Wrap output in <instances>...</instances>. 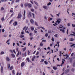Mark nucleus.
I'll return each instance as SVG.
<instances>
[{"label": "nucleus", "mask_w": 75, "mask_h": 75, "mask_svg": "<svg viewBox=\"0 0 75 75\" xmlns=\"http://www.w3.org/2000/svg\"><path fill=\"white\" fill-rule=\"evenodd\" d=\"M63 60H62V63L61 64V66H62V65H64V61H65V60H64V59H63Z\"/></svg>", "instance_id": "obj_6"}, {"label": "nucleus", "mask_w": 75, "mask_h": 75, "mask_svg": "<svg viewBox=\"0 0 75 75\" xmlns=\"http://www.w3.org/2000/svg\"><path fill=\"white\" fill-rule=\"evenodd\" d=\"M71 71L72 72H74V71H75V69H72L71 70Z\"/></svg>", "instance_id": "obj_37"}, {"label": "nucleus", "mask_w": 75, "mask_h": 75, "mask_svg": "<svg viewBox=\"0 0 75 75\" xmlns=\"http://www.w3.org/2000/svg\"><path fill=\"white\" fill-rule=\"evenodd\" d=\"M69 71V69L66 70L65 71V72L66 74H67Z\"/></svg>", "instance_id": "obj_14"}, {"label": "nucleus", "mask_w": 75, "mask_h": 75, "mask_svg": "<svg viewBox=\"0 0 75 75\" xmlns=\"http://www.w3.org/2000/svg\"><path fill=\"white\" fill-rule=\"evenodd\" d=\"M34 2L35 3V4L36 5H37V6H38V3H37V2L35 1H34Z\"/></svg>", "instance_id": "obj_27"}, {"label": "nucleus", "mask_w": 75, "mask_h": 75, "mask_svg": "<svg viewBox=\"0 0 75 75\" xmlns=\"http://www.w3.org/2000/svg\"><path fill=\"white\" fill-rule=\"evenodd\" d=\"M1 10L2 11H3V10H4V8H3V7H2L1 8Z\"/></svg>", "instance_id": "obj_34"}, {"label": "nucleus", "mask_w": 75, "mask_h": 75, "mask_svg": "<svg viewBox=\"0 0 75 75\" xmlns=\"http://www.w3.org/2000/svg\"><path fill=\"white\" fill-rule=\"evenodd\" d=\"M4 17H3L1 19V21H4Z\"/></svg>", "instance_id": "obj_31"}, {"label": "nucleus", "mask_w": 75, "mask_h": 75, "mask_svg": "<svg viewBox=\"0 0 75 75\" xmlns=\"http://www.w3.org/2000/svg\"><path fill=\"white\" fill-rule=\"evenodd\" d=\"M32 15H33V18H35V15H34V14L33 13H32Z\"/></svg>", "instance_id": "obj_58"}, {"label": "nucleus", "mask_w": 75, "mask_h": 75, "mask_svg": "<svg viewBox=\"0 0 75 75\" xmlns=\"http://www.w3.org/2000/svg\"><path fill=\"white\" fill-rule=\"evenodd\" d=\"M10 13H13V8H11L10 10Z\"/></svg>", "instance_id": "obj_16"}, {"label": "nucleus", "mask_w": 75, "mask_h": 75, "mask_svg": "<svg viewBox=\"0 0 75 75\" xmlns=\"http://www.w3.org/2000/svg\"><path fill=\"white\" fill-rule=\"evenodd\" d=\"M48 33H46L45 36V37H48Z\"/></svg>", "instance_id": "obj_24"}, {"label": "nucleus", "mask_w": 75, "mask_h": 75, "mask_svg": "<svg viewBox=\"0 0 75 75\" xmlns=\"http://www.w3.org/2000/svg\"><path fill=\"white\" fill-rule=\"evenodd\" d=\"M44 62L46 65H47V64H48V62L46 61H45Z\"/></svg>", "instance_id": "obj_26"}, {"label": "nucleus", "mask_w": 75, "mask_h": 75, "mask_svg": "<svg viewBox=\"0 0 75 75\" xmlns=\"http://www.w3.org/2000/svg\"><path fill=\"white\" fill-rule=\"evenodd\" d=\"M28 7L29 8H31V7H32V4H28Z\"/></svg>", "instance_id": "obj_4"}, {"label": "nucleus", "mask_w": 75, "mask_h": 75, "mask_svg": "<svg viewBox=\"0 0 75 75\" xmlns=\"http://www.w3.org/2000/svg\"><path fill=\"white\" fill-rule=\"evenodd\" d=\"M16 51L17 52H18V48H16Z\"/></svg>", "instance_id": "obj_59"}, {"label": "nucleus", "mask_w": 75, "mask_h": 75, "mask_svg": "<svg viewBox=\"0 0 75 75\" xmlns=\"http://www.w3.org/2000/svg\"><path fill=\"white\" fill-rule=\"evenodd\" d=\"M30 22L32 24H33L34 23V21H33V20L31 19L30 20Z\"/></svg>", "instance_id": "obj_19"}, {"label": "nucleus", "mask_w": 75, "mask_h": 75, "mask_svg": "<svg viewBox=\"0 0 75 75\" xmlns=\"http://www.w3.org/2000/svg\"><path fill=\"white\" fill-rule=\"evenodd\" d=\"M51 2H49L48 4H47V6H49V5H51Z\"/></svg>", "instance_id": "obj_38"}, {"label": "nucleus", "mask_w": 75, "mask_h": 75, "mask_svg": "<svg viewBox=\"0 0 75 75\" xmlns=\"http://www.w3.org/2000/svg\"><path fill=\"white\" fill-rule=\"evenodd\" d=\"M33 59H35V56H33Z\"/></svg>", "instance_id": "obj_57"}, {"label": "nucleus", "mask_w": 75, "mask_h": 75, "mask_svg": "<svg viewBox=\"0 0 75 75\" xmlns=\"http://www.w3.org/2000/svg\"><path fill=\"white\" fill-rule=\"evenodd\" d=\"M69 40L70 41H74V39H73L72 38L69 39Z\"/></svg>", "instance_id": "obj_15"}, {"label": "nucleus", "mask_w": 75, "mask_h": 75, "mask_svg": "<svg viewBox=\"0 0 75 75\" xmlns=\"http://www.w3.org/2000/svg\"><path fill=\"white\" fill-rule=\"evenodd\" d=\"M46 41V40H42V42H45Z\"/></svg>", "instance_id": "obj_61"}, {"label": "nucleus", "mask_w": 75, "mask_h": 75, "mask_svg": "<svg viewBox=\"0 0 75 75\" xmlns=\"http://www.w3.org/2000/svg\"><path fill=\"white\" fill-rule=\"evenodd\" d=\"M24 37V35H20V38H23V37Z\"/></svg>", "instance_id": "obj_23"}, {"label": "nucleus", "mask_w": 75, "mask_h": 75, "mask_svg": "<svg viewBox=\"0 0 75 75\" xmlns=\"http://www.w3.org/2000/svg\"><path fill=\"white\" fill-rule=\"evenodd\" d=\"M33 35V33H30V34H29L30 36H31V35Z\"/></svg>", "instance_id": "obj_42"}, {"label": "nucleus", "mask_w": 75, "mask_h": 75, "mask_svg": "<svg viewBox=\"0 0 75 75\" xmlns=\"http://www.w3.org/2000/svg\"><path fill=\"white\" fill-rule=\"evenodd\" d=\"M38 54H39V52H38V51L37 53L36 54V55H38Z\"/></svg>", "instance_id": "obj_53"}, {"label": "nucleus", "mask_w": 75, "mask_h": 75, "mask_svg": "<svg viewBox=\"0 0 75 75\" xmlns=\"http://www.w3.org/2000/svg\"><path fill=\"white\" fill-rule=\"evenodd\" d=\"M16 3H18L20 1V0H16Z\"/></svg>", "instance_id": "obj_40"}, {"label": "nucleus", "mask_w": 75, "mask_h": 75, "mask_svg": "<svg viewBox=\"0 0 75 75\" xmlns=\"http://www.w3.org/2000/svg\"><path fill=\"white\" fill-rule=\"evenodd\" d=\"M61 51L60 52V53H59V54H59V56H60V57H61V56H62V53H61Z\"/></svg>", "instance_id": "obj_35"}, {"label": "nucleus", "mask_w": 75, "mask_h": 75, "mask_svg": "<svg viewBox=\"0 0 75 75\" xmlns=\"http://www.w3.org/2000/svg\"><path fill=\"white\" fill-rule=\"evenodd\" d=\"M51 33V30H49L48 31V33Z\"/></svg>", "instance_id": "obj_39"}, {"label": "nucleus", "mask_w": 75, "mask_h": 75, "mask_svg": "<svg viewBox=\"0 0 75 75\" xmlns=\"http://www.w3.org/2000/svg\"><path fill=\"white\" fill-rule=\"evenodd\" d=\"M26 50V47H25L23 49V52L25 51Z\"/></svg>", "instance_id": "obj_18"}, {"label": "nucleus", "mask_w": 75, "mask_h": 75, "mask_svg": "<svg viewBox=\"0 0 75 75\" xmlns=\"http://www.w3.org/2000/svg\"><path fill=\"white\" fill-rule=\"evenodd\" d=\"M28 3H25L24 4V5L25 7H27V6H28Z\"/></svg>", "instance_id": "obj_12"}, {"label": "nucleus", "mask_w": 75, "mask_h": 75, "mask_svg": "<svg viewBox=\"0 0 75 75\" xmlns=\"http://www.w3.org/2000/svg\"><path fill=\"white\" fill-rule=\"evenodd\" d=\"M25 16V10L23 13V16Z\"/></svg>", "instance_id": "obj_30"}, {"label": "nucleus", "mask_w": 75, "mask_h": 75, "mask_svg": "<svg viewBox=\"0 0 75 75\" xmlns=\"http://www.w3.org/2000/svg\"><path fill=\"white\" fill-rule=\"evenodd\" d=\"M73 67H75V62L74 63Z\"/></svg>", "instance_id": "obj_47"}, {"label": "nucleus", "mask_w": 75, "mask_h": 75, "mask_svg": "<svg viewBox=\"0 0 75 75\" xmlns=\"http://www.w3.org/2000/svg\"><path fill=\"white\" fill-rule=\"evenodd\" d=\"M8 68L9 69V68H10V64H8Z\"/></svg>", "instance_id": "obj_22"}, {"label": "nucleus", "mask_w": 75, "mask_h": 75, "mask_svg": "<svg viewBox=\"0 0 75 75\" xmlns=\"http://www.w3.org/2000/svg\"><path fill=\"white\" fill-rule=\"evenodd\" d=\"M35 25H36L37 26H38V24H37V23L35 22Z\"/></svg>", "instance_id": "obj_62"}, {"label": "nucleus", "mask_w": 75, "mask_h": 75, "mask_svg": "<svg viewBox=\"0 0 75 75\" xmlns=\"http://www.w3.org/2000/svg\"><path fill=\"white\" fill-rule=\"evenodd\" d=\"M53 69L54 70H57V69H58V68L57 67H56L55 66H54L53 67Z\"/></svg>", "instance_id": "obj_7"}, {"label": "nucleus", "mask_w": 75, "mask_h": 75, "mask_svg": "<svg viewBox=\"0 0 75 75\" xmlns=\"http://www.w3.org/2000/svg\"><path fill=\"white\" fill-rule=\"evenodd\" d=\"M29 15L31 17V12H29Z\"/></svg>", "instance_id": "obj_48"}, {"label": "nucleus", "mask_w": 75, "mask_h": 75, "mask_svg": "<svg viewBox=\"0 0 75 75\" xmlns=\"http://www.w3.org/2000/svg\"><path fill=\"white\" fill-rule=\"evenodd\" d=\"M59 14H60V13H59L57 14H56V16H59Z\"/></svg>", "instance_id": "obj_52"}, {"label": "nucleus", "mask_w": 75, "mask_h": 75, "mask_svg": "<svg viewBox=\"0 0 75 75\" xmlns=\"http://www.w3.org/2000/svg\"><path fill=\"white\" fill-rule=\"evenodd\" d=\"M9 51L11 53H13V51L11 50H9Z\"/></svg>", "instance_id": "obj_54"}, {"label": "nucleus", "mask_w": 75, "mask_h": 75, "mask_svg": "<svg viewBox=\"0 0 75 75\" xmlns=\"http://www.w3.org/2000/svg\"><path fill=\"white\" fill-rule=\"evenodd\" d=\"M44 59H42L41 60V61H40V62H44Z\"/></svg>", "instance_id": "obj_64"}, {"label": "nucleus", "mask_w": 75, "mask_h": 75, "mask_svg": "<svg viewBox=\"0 0 75 75\" xmlns=\"http://www.w3.org/2000/svg\"><path fill=\"white\" fill-rule=\"evenodd\" d=\"M40 46H43V43H42V42H41L40 43Z\"/></svg>", "instance_id": "obj_33"}, {"label": "nucleus", "mask_w": 75, "mask_h": 75, "mask_svg": "<svg viewBox=\"0 0 75 75\" xmlns=\"http://www.w3.org/2000/svg\"><path fill=\"white\" fill-rule=\"evenodd\" d=\"M39 28H42V30H45V28H44L41 26L39 27Z\"/></svg>", "instance_id": "obj_13"}, {"label": "nucleus", "mask_w": 75, "mask_h": 75, "mask_svg": "<svg viewBox=\"0 0 75 75\" xmlns=\"http://www.w3.org/2000/svg\"><path fill=\"white\" fill-rule=\"evenodd\" d=\"M1 73H3V67L2 66H1Z\"/></svg>", "instance_id": "obj_5"}, {"label": "nucleus", "mask_w": 75, "mask_h": 75, "mask_svg": "<svg viewBox=\"0 0 75 75\" xmlns=\"http://www.w3.org/2000/svg\"><path fill=\"white\" fill-rule=\"evenodd\" d=\"M13 69V66H11L10 68V70H12Z\"/></svg>", "instance_id": "obj_20"}, {"label": "nucleus", "mask_w": 75, "mask_h": 75, "mask_svg": "<svg viewBox=\"0 0 75 75\" xmlns=\"http://www.w3.org/2000/svg\"><path fill=\"white\" fill-rule=\"evenodd\" d=\"M23 20H25V16H23Z\"/></svg>", "instance_id": "obj_45"}, {"label": "nucleus", "mask_w": 75, "mask_h": 75, "mask_svg": "<svg viewBox=\"0 0 75 75\" xmlns=\"http://www.w3.org/2000/svg\"><path fill=\"white\" fill-rule=\"evenodd\" d=\"M13 20H11L10 22H9V23L10 24H11V22H12V21H13Z\"/></svg>", "instance_id": "obj_46"}, {"label": "nucleus", "mask_w": 75, "mask_h": 75, "mask_svg": "<svg viewBox=\"0 0 75 75\" xmlns=\"http://www.w3.org/2000/svg\"><path fill=\"white\" fill-rule=\"evenodd\" d=\"M63 56H64V57H65L66 56V59H67V58H68V57H69V56H68V55L67 54H65V55H64Z\"/></svg>", "instance_id": "obj_10"}, {"label": "nucleus", "mask_w": 75, "mask_h": 75, "mask_svg": "<svg viewBox=\"0 0 75 75\" xmlns=\"http://www.w3.org/2000/svg\"><path fill=\"white\" fill-rule=\"evenodd\" d=\"M17 21H15L14 23H13V25L15 26H16V25H17Z\"/></svg>", "instance_id": "obj_8"}, {"label": "nucleus", "mask_w": 75, "mask_h": 75, "mask_svg": "<svg viewBox=\"0 0 75 75\" xmlns=\"http://www.w3.org/2000/svg\"><path fill=\"white\" fill-rule=\"evenodd\" d=\"M67 35H68V29H67Z\"/></svg>", "instance_id": "obj_56"}, {"label": "nucleus", "mask_w": 75, "mask_h": 75, "mask_svg": "<svg viewBox=\"0 0 75 75\" xmlns=\"http://www.w3.org/2000/svg\"><path fill=\"white\" fill-rule=\"evenodd\" d=\"M21 17H22V14H21V13H19L18 14L17 18L20 19V18H21Z\"/></svg>", "instance_id": "obj_1"}, {"label": "nucleus", "mask_w": 75, "mask_h": 75, "mask_svg": "<svg viewBox=\"0 0 75 75\" xmlns=\"http://www.w3.org/2000/svg\"><path fill=\"white\" fill-rule=\"evenodd\" d=\"M24 56L25 57L27 56V54H26V52H25V53H24Z\"/></svg>", "instance_id": "obj_44"}, {"label": "nucleus", "mask_w": 75, "mask_h": 75, "mask_svg": "<svg viewBox=\"0 0 75 75\" xmlns=\"http://www.w3.org/2000/svg\"><path fill=\"white\" fill-rule=\"evenodd\" d=\"M6 60L7 61H10V58L8 57H6Z\"/></svg>", "instance_id": "obj_9"}, {"label": "nucleus", "mask_w": 75, "mask_h": 75, "mask_svg": "<svg viewBox=\"0 0 75 75\" xmlns=\"http://www.w3.org/2000/svg\"><path fill=\"white\" fill-rule=\"evenodd\" d=\"M54 36L55 37H58V35L57 34H55L54 35Z\"/></svg>", "instance_id": "obj_50"}, {"label": "nucleus", "mask_w": 75, "mask_h": 75, "mask_svg": "<svg viewBox=\"0 0 75 75\" xmlns=\"http://www.w3.org/2000/svg\"><path fill=\"white\" fill-rule=\"evenodd\" d=\"M72 27H75V24L73 25V24H72Z\"/></svg>", "instance_id": "obj_55"}, {"label": "nucleus", "mask_w": 75, "mask_h": 75, "mask_svg": "<svg viewBox=\"0 0 75 75\" xmlns=\"http://www.w3.org/2000/svg\"><path fill=\"white\" fill-rule=\"evenodd\" d=\"M31 28V31H34V27L32 26L30 27Z\"/></svg>", "instance_id": "obj_17"}, {"label": "nucleus", "mask_w": 75, "mask_h": 75, "mask_svg": "<svg viewBox=\"0 0 75 75\" xmlns=\"http://www.w3.org/2000/svg\"><path fill=\"white\" fill-rule=\"evenodd\" d=\"M70 62H72V58L70 59Z\"/></svg>", "instance_id": "obj_29"}, {"label": "nucleus", "mask_w": 75, "mask_h": 75, "mask_svg": "<svg viewBox=\"0 0 75 75\" xmlns=\"http://www.w3.org/2000/svg\"><path fill=\"white\" fill-rule=\"evenodd\" d=\"M57 21H56V23H58V24H59L60 23V22H61V19H57Z\"/></svg>", "instance_id": "obj_2"}, {"label": "nucleus", "mask_w": 75, "mask_h": 75, "mask_svg": "<svg viewBox=\"0 0 75 75\" xmlns=\"http://www.w3.org/2000/svg\"><path fill=\"white\" fill-rule=\"evenodd\" d=\"M43 8H45V9H47V6H43Z\"/></svg>", "instance_id": "obj_21"}, {"label": "nucleus", "mask_w": 75, "mask_h": 75, "mask_svg": "<svg viewBox=\"0 0 75 75\" xmlns=\"http://www.w3.org/2000/svg\"><path fill=\"white\" fill-rule=\"evenodd\" d=\"M28 55H30V51L29 50L28 51Z\"/></svg>", "instance_id": "obj_32"}, {"label": "nucleus", "mask_w": 75, "mask_h": 75, "mask_svg": "<svg viewBox=\"0 0 75 75\" xmlns=\"http://www.w3.org/2000/svg\"><path fill=\"white\" fill-rule=\"evenodd\" d=\"M12 73L13 75H14L15 74V73H14V71L13 70L12 71Z\"/></svg>", "instance_id": "obj_49"}, {"label": "nucleus", "mask_w": 75, "mask_h": 75, "mask_svg": "<svg viewBox=\"0 0 75 75\" xmlns=\"http://www.w3.org/2000/svg\"><path fill=\"white\" fill-rule=\"evenodd\" d=\"M67 25L68 27H69V26H70V23H68L67 24Z\"/></svg>", "instance_id": "obj_60"}, {"label": "nucleus", "mask_w": 75, "mask_h": 75, "mask_svg": "<svg viewBox=\"0 0 75 75\" xmlns=\"http://www.w3.org/2000/svg\"><path fill=\"white\" fill-rule=\"evenodd\" d=\"M25 65V63L24 62H22L21 64V67H23Z\"/></svg>", "instance_id": "obj_3"}, {"label": "nucleus", "mask_w": 75, "mask_h": 75, "mask_svg": "<svg viewBox=\"0 0 75 75\" xmlns=\"http://www.w3.org/2000/svg\"><path fill=\"white\" fill-rule=\"evenodd\" d=\"M44 18L45 20H47V17L46 16H45Z\"/></svg>", "instance_id": "obj_63"}, {"label": "nucleus", "mask_w": 75, "mask_h": 75, "mask_svg": "<svg viewBox=\"0 0 75 75\" xmlns=\"http://www.w3.org/2000/svg\"><path fill=\"white\" fill-rule=\"evenodd\" d=\"M13 52H14L15 54H16V51H15V50H13Z\"/></svg>", "instance_id": "obj_51"}, {"label": "nucleus", "mask_w": 75, "mask_h": 75, "mask_svg": "<svg viewBox=\"0 0 75 75\" xmlns=\"http://www.w3.org/2000/svg\"><path fill=\"white\" fill-rule=\"evenodd\" d=\"M4 52L2 51L1 52V55H3V54H4Z\"/></svg>", "instance_id": "obj_43"}, {"label": "nucleus", "mask_w": 75, "mask_h": 75, "mask_svg": "<svg viewBox=\"0 0 75 75\" xmlns=\"http://www.w3.org/2000/svg\"><path fill=\"white\" fill-rule=\"evenodd\" d=\"M26 60H27V61H28V62H30V59H29V58H27L26 59Z\"/></svg>", "instance_id": "obj_28"}, {"label": "nucleus", "mask_w": 75, "mask_h": 75, "mask_svg": "<svg viewBox=\"0 0 75 75\" xmlns=\"http://www.w3.org/2000/svg\"><path fill=\"white\" fill-rule=\"evenodd\" d=\"M19 54H20V51L19 50L18 54L16 55V56H18L19 55Z\"/></svg>", "instance_id": "obj_36"}, {"label": "nucleus", "mask_w": 75, "mask_h": 75, "mask_svg": "<svg viewBox=\"0 0 75 75\" xmlns=\"http://www.w3.org/2000/svg\"><path fill=\"white\" fill-rule=\"evenodd\" d=\"M11 55L12 57H13V58H14L15 57V55H14V54H11Z\"/></svg>", "instance_id": "obj_25"}, {"label": "nucleus", "mask_w": 75, "mask_h": 75, "mask_svg": "<svg viewBox=\"0 0 75 75\" xmlns=\"http://www.w3.org/2000/svg\"><path fill=\"white\" fill-rule=\"evenodd\" d=\"M72 33H73V34H71L70 35H75V32H73V31H72Z\"/></svg>", "instance_id": "obj_11"}, {"label": "nucleus", "mask_w": 75, "mask_h": 75, "mask_svg": "<svg viewBox=\"0 0 75 75\" xmlns=\"http://www.w3.org/2000/svg\"><path fill=\"white\" fill-rule=\"evenodd\" d=\"M52 41L53 42L54 41V39L53 38H52Z\"/></svg>", "instance_id": "obj_41"}]
</instances>
